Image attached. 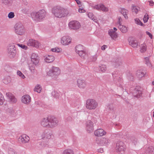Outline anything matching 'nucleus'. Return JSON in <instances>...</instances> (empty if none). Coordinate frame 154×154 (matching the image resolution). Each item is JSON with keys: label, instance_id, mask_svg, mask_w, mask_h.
Masks as SVG:
<instances>
[{"label": "nucleus", "instance_id": "obj_5", "mask_svg": "<svg viewBox=\"0 0 154 154\" xmlns=\"http://www.w3.org/2000/svg\"><path fill=\"white\" fill-rule=\"evenodd\" d=\"M85 106L86 108L89 110H93L96 109L98 106V103L96 100L90 99L86 101Z\"/></svg>", "mask_w": 154, "mask_h": 154}, {"label": "nucleus", "instance_id": "obj_29", "mask_svg": "<svg viewBox=\"0 0 154 154\" xmlns=\"http://www.w3.org/2000/svg\"><path fill=\"white\" fill-rule=\"evenodd\" d=\"M85 47L81 45H78L75 47V51L77 53L85 50Z\"/></svg>", "mask_w": 154, "mask_h": 154}, {"label": "nucleus", "instance_id": "obj_21", "mask_svg": "<svg viewBox=\"0 0 154 154\" xmlns=\"http://www.w3.org/2000/svg\"><path fill=\"white\" fill-rule=\"evenodd\" d=\"M106 133L104 130L99 128L96 130L94 132V135L97 137H102L105 135Z\"/></svg>", "mask_w": 154, "mask_h": 154}, {"label": "nucleus", "instance_id": "obj_48", "mask_svg": "<svg viewBox=\"0 0 154 154\" xmlns=\"http://www.w3.org/2000/svg\"><path fill=\"white\" fill-rule=\"evenodd\" d=\"M51 51L53 52L59 53L62 51V50L61 48L57 47L55 48L51 49Z\"/></svg>", "mask_w": 154, "mask_h": 154}, {"label": "nucleus", "instance_id": "obj_42", "mask_svg": "<svg viewBox=\"0 0 154 154\" xmlns=\"http://www.w3.org/2000/svg\"><path fill=\"white\" fill-rule=\"evenodd\" d=\"M17 74L21 79H23L26 78L25 76L20 70L17 71Z\"/></svg>", "mask_w": 154, "mask_h": 154}, {"label": "nucleus", "instance_id": "obj_56", "mask_svg": "<svg viewBox=\"0 0 154 154\" xmlns=\"http://www.w3.org/2000/svg\"><path fill=\"white\" fill-rule=\"evenodd\" d=\"M107 45H103L101 47V49L102 50H105L106 48H107Z\"/></svg>", "mask_w": 154, "mask_h": 154}, {"label": "nucleus", "instance_id": "obj_47", "mask_svg": "<svg viewBox=\"0 0 154 154\" xmlns=\"http://www.w3.org/2000/svg\"><path fill=\"white\" fill-rule=\"evenodd\" d=\"M134 21L135 23L138 25L141 26H143L144 25L140 19L138 18H135L134 19Z\"/></svg>", "mask_w": 154, "mask_h": 154}, {"label": "nucleus", "instance_id": "obj_14", "mask_svg": "<svg viewBox=\"0 0 154 154\" xmlns=\"http://www.w3.org/2000/svg\"><path fill=\"white\" fill-rule=\"evenodd\" d=\"M77 85L79 88L84 89L86 87L87 83L85 79L79 78L77 79Z\"/></svg>", "mask_w": 154, "mask_h": 154}, {"label": "nucleus", "instance_id": "obj_26", "mask_svg": "<svg viewBox=\"0 0 154 154\" xmlns=\"http://www.w3.org/2000/svg\"><path fill=\"white\" fill-rule=\"evenodd\" d=\"M44 60L45 62L51 63L54 60L55 57L52 55H46L44 57Z\"/></svg>", "mask_w": 154, "mask_h": 154}, {"label": "nucleus", "instance_id": "obj_13", "mask_svg": "<svg viewBox=\"0 0 154 154\" xmlns=\"http://www.w3.org/2000/svg\"><path fill=\"white\" fill-rule=\"evenodd\" d=\"M29 7L28 1L25 0L23 1L22 7L21 10V12L23 14H26L29 13Z\"/></svg>", "mask_w": 154, "mask_h": 154}, {"label": "nucleus", "instance_id": "obj_57", "mask_svg": "<svg viewBox=\"0 0 154 154\" xmlns=\"http://www.w3.org/2000/svg\"><path fill=\"white\" fill-rule=\"evenodd\" d=\"M149 5L150 6H152L154 5V2L150 0L149 1Z\"/></svg>", "mask_w": 154, "mask_h": 154}, {"label": "nucleus", "instance_id": "obj_54", "mask_svg": "<svg viewBox=\"0 0 154 154\" xmlns=\"http://www.w3.org/2000/svg\"><path fill=\"white\" fill-rule=\"evenodd\" d=\"M79 12L80 13H84L85 12V11L82 8H79Z\"/></svg>", "mask_w": 154, "mask_h": 154}, {"label": "nucleus", "instance_id": "obj_22", "mask_svg": "<svg viewBox=\"0 0 154 154\" xmlns=\"http://www.w3.org/2000/svg\"><path fill=\"white\" fill-rule=\"evenodd\" d=\"M119 11L125 19H128V15L129 14V11L128 10L125 8H121L119 9Z\"/></svg>", "mask_w": 154, "mask_h": 154}, {"label": "nucleus", "instance_id": "obj_17", "mask_svg": "<svg viewBox=\"0 0 154 154\" xmlns=\"http://www.w3.org/2000/svg\"><path fill=\"white\" fill-rule=\"evenodd\" d=\"M22 103L25 104H29L31 101V97L28 94H25L22 96L21 98Z\"/></svg>", "mask_w": 154, "mask_h": 154}, {"label": "nucleus", "instance_id": "obj_28", "mask_svg": "<svg viewBox=\"0 0 154 154\" xmlns=\"http://www.w3.org/2000/svg\"><path fill=\"white\" fill-rule=\"evenodd\" d=\"M1 1L2 4L10 7L12 5L14 0H1Z\"/></svg>", "mask_w": 154, "mask_h": 154}, {"label": "nucleus", "instance_id": "obj_33", "mask_svg": "<svg viewBox=\"0 0 154 154\" xmlns=\"http://www.w3.org/2000/svg\"><path fill=\"white\" fill-rule=\"evenodd\" d=\"M147 46L145 44L143 43L140 46V51L143 53L145 52L146 50Z\"/></svg>", "mask_w": 154, "mask_h": 154}, {"label": "nucleus", "instance_id": "obj_10", "mask_svg": "<svg viewBox=\"0 0 154 154\" xmlns=\"http://www.w3.org/2000/svg\"><path fill=\"white\" fill-rule=\"evenodd\" d=\"M68 26L70 29L74 30L79 29L81 26L80 23L79 21L75 20L70 22Z\"/></svg>", "mask_w": 154, "mask_h": 154}, {"label": "nucleus", "instance_id": "obj_8", "mask_svg": "<svg viewBox=\"0 0 154 154\" xmlns=\"http://www.w3.org/2000/svg\"><path fill=\"white\" fill-rule=\"evenodd\" d=\"M117 29L116 27H114L113 29H109L108 31V34L113 40H119L118 35L116 32Z\"/></svg>", "mask_w": 154, "mask_h": 154}, {"label": "nucleus", "instance_id": "obj_44", "mask_svg": "<svg viewBox=\"0 0 154 154\" xmlns=\"http://www.w3.org/2000/svg\"><path fill=\"white\" fill-rule=\"evenodd\" d=\"M100 11L103 12H107L109 11L108 8L106 7L102 3Z\"/></svg>", "mask_w": 154, "mask_h": 154}, {"label": "nucleus", "instance_id": "obj_6", "mask_svg": "<svg viewBox=\"0 0 154 154\" xmlns=\"http://www.w3.org/2000/svg\"><path fill=\"white\" fill-rule=\"evenodd\" d=\"M115 149L116 151L119 154H125L126 150V146L122 141H118Z\"/></svg>", "mask_w": 154, "mask_h": 154}, {"label": "nucleus", "instance_id": "obj_53", "mask_svg": "<svg viewBox=\"0 0 154 154\" xmlns=\"http://www.w3.org/2000/svg\"><path fill=\"white\" fill-rule=\"evenodd\" d=\"M149 149L150 150L149 151L150 154H154V147H151Z\"/></svg>", "mask_w": 154, "mask_h": 154}, {"label": "nucleus", "instance_id": "obj_41", "mask_svg": "<svg viewBox=\"0 0 154 154\" xmlns=\"http://www.w3.org/2000/svg\"><path fill=\"white\" fill-rule=\"evenodd\" d=\"M81 57L85 58H86V55L85 53V50H83L82 51L79 52L77 53Z\"/></svg>", "mask_w": 154, "mask_h": 154}, {"label": "nucleus", "instance_id": "obj_55", "mask_svg": "<svg viewBox=\"0 0 154 154\" xmlns=\"http://www.w3.org/2000/svg\"><path fill=\"white\" fill-rule=\"evenodd\" d=\"M146 34L148 35H149V37L151 39H152V34L150 33L149 32H148V31H146Z\"/></svg>", "mask_w": 154, "mask_h": 154}, {"label": "nucleus", "instance_id": "obj_37", "mask_svg": "<svg viewBox=\"0 0 154 154\" xmlns=\"http://www.w3.org/2000/svg\"><path fill=\"white\" fill-rule=\"evenodd\" d=\"M102 3H99L97 4L93 5L91 6L94 9L97 10L98 11H100L101 8V6Z\"/></svg>", "mask_w": 154, "mask_h": 154}, {"label": "nucleus", "instance_id": "obj_24", "mask_svg": "<svg viewBox=\"0 0 154 154\" xmlns=\"http://www.w3.org/2000/svg\"><path fill=\"white\" fill-rule=\"evenodd\" d=\"M146 75V73L144 72V70L142 69L138 70L136 72V76L139 79H141L142 78L144 77Z\"/></svg>", "mask_w": 154, "mask_h": 154}, {"label": "nucleus", "instance_id": "obj_62", "mask_svg": "<svg viewBox=\"0 0 154 154\" xmlns=\"http://www.w3.org/2000/svg\"><path fill=\"white\" fill-rule=\"evenodd\" d=\"M153 116L154 118V111L153 112Z\"/></svg>", "mask_w": 154, "mask_h": 154}, {"label": "nucleus", "instance_id": "obj_12", "mask_svg": "<svg viewBox=\"0 0 154 154\" xmlns=\"http://www.w3.org/2000/svg\"><path fill=\"white\" fill-rule=\"evenodd\" d=\"M97 143L100 146H106L110 143V140L107 138L102 137L96 141Z\"/></svg>", "mask_w": 154, "mask_h": 154}, {"label": "nucleus", "instance_id": "obj_59", "mask_svg": "<svg viewBox=\"0 0 154 154\" xmlns=\"http://www.w3.org/2000/svg\"><path fill=\"white\" fill-rule=\"evenodd\" d=\"M97 151L98 152L102 153L103 152V150L102 148H100L97 149Z\"/></svg>", "mask_w": 154, "mask_h": 154}, {"label": "nucleus", "instance_id": "obj_50", "mask_svg": "<svg viewBox=\"0 0 154 154\" xmlns=\"http://www.w3.org/2000/svg\"><path fill=\"white\" fill-rule=\"evenodd\" d=\"M149 16L148 14H146L144 16V17L143 18V20L144 23H146L148 21V20L149 19Z\"/></svg>", "mask_w": 154, "mask_h": 154}, {"label": "nucleus", "instance_id": "obj_51", "mask_svg": "<svg viewBox=\"0 0 154 154\" xmlns=\"http://www.w3.org/2000/svg\"><path fill=\"white\" fill-rule=\"evenodd\" d=\"M14 14L13 12H10L8 15V17L10 19L14 17Z\"/></svg>", "mask_w": 154, "mask_h": 154}, {"label": "nucleus", "instance_id": "obj_4", "mask_svg": "<svg viewBox=\"0 0 154 154\" xmlns=\"http://www.w3.org/2000/svg\"><path fill=\"white\" fill-rule=\"evenodd\" d=\"M61 70L57 67L53 66L47 72V75L52 77L54 79H56L58 76L60 74Z\"/></svg>", "mask_w": 154, "mask_h": 154}, {"label": "nucleus", "instance_id": "obj_25", "mask_svg": "<svg viewBox=\"0 0 154 154\" xmlns=\"http://www.w3.org/2000/svg\"><path fill=\"white\" fill-rule=\"evenodd\" d=\"M118 24L119 28L122 33H126L128 32V27L125 25H122L120 21L118 22Z\"/></svg>", "mask_w": 154, "mask_h": 154}, {"label": "nucleus", "instance_id": "obj_2", "mask_svg": "<svg viewBox=\"0 0 154 154\" xmlns=\"http://www.w3.org/2000/svg\"><path fill=\"white\" fill-rule=\"evenodd\" d=\"M52 13L55 17L58 18L67 16L68 14L67 10L59 7L54 8L52 10Z\"/></svg>", "mask_w": 154, "mask_h": 154}, {"label": "nucleus", "instance_id": "obj_27", "mask_svg": "<svg viewBox=\"0 0 154 154\" xmlns=\"http://www.w3.org/2000/svg\"><path fill=\"white\" fill-rule=\"evenodd\" d=\"M52 134L50 131L47 132H43L41 134L42 138H46L48 139H49L51 137Z\"/></svg>", "mask_w": 154, "mask_h": 154}, {"label": "nucleus", "instance_id": "obj_34", "mask_svg": "<svg viewBox=\"0 0 154 154\" xmlns=\"http://www.w3.org/2000/svg\"><path fill=\"white\" fill-rule=\"evenodd\" d=\"M133 94L134 97L138 98L141 95L142 92L141 91L136 90L134 91Z\"/></svg>", "mask_w": 154, "mask_h": 154}, {"label": "nucleus", "instance_id": "obj_9", "mask_svg": "<svg viewBox=\"0 0 154 154\" xmlns=\"http://www.w3.org/2000/svg\"><path fill=\"white\" fill-rule=\"evenodd\" d=\"M27 45L28 46L34 47L36 48H39L41 45L40 43L38 41L32 39L28 41Z\"/></svg>", "mask_w": 154, "mask_h": 154}, {"label": "nucleus", "instance_id": "obj_35", "mask_svg": "<svg viewBox=\"0 0 154 154\" xmlns=\"http://www.w3.org/2000/svg\"><path fill=\"white\" fill-rule=\"evenodd\" d=\"M144 62L147 65V66L149 67H151L152 66V64L151 63L150 61L149 60V57H146L144 59Z\"/></svg>", "mask_w": 154, "mask_h": 154}, {"label": "nucleus", "instance_id": "obj_45", "mask_svg": "<svg viewBox=\"0 0 154 154\" xmlns=\"http://www.w3.org/2000/svg\"><path fill=\"white\" fill-rule=\"evenodd\" d=\"M100 11L103 12H107L109 11L108 8L106 7L102 3Z\"/></svg>", "mask_w": 154, "mask_h": 154}, {"label": "nucleus", "instance_id": "obj_52", "mask_svg": "<svg viewBox=\"0 0 154 154\" xmlns=\"http://www.w3.org/2000/svg\"><path fill=\"white\" fill-rule=\"evenodd\" d=\"M17 45L24 49L26 50L27 49V46L23 44H17Z\"/></svg>", "mask_w": 154, "mask_h": 154}, {"label": "nucleus", "instance_id": "obj_61", "mask_svg": "<svg viewBox=\"0 0 154 154\" xmlns=\"http://www.w3.org/2000/svg\"><path fill=\"white\" fill-rule=\"evenodd\" d=\"M152 85L154 86V81H153L152 82Z\"/></svg>", "mask_w": 154, "mask_h": 154}, {"label": "nucleus", "instance_id": "obj_60", "mask_svg": "<svg viewBox=\"0 0 154 154\" xmlns=\"http://www.w3.org/2000/svg\"><path fill=\"white\" fill-rule=\"evenodd\" d=\"M75 1H76L77 3L78 4V5H80L81 4V2H80V1H79V0H75Z\"/></svg>", "mask_w": 154, "mask_h": 154}, {"label": "nucleus", "instance_id": "obj_36", "mask_svg": "<svg viewBox=\"0 0 154 154\" xmlns=\"http://www.w3.org/2000/svg\"><path fill=\"white\" fill-rule=\"evenodd\" d=\"M131 9L133 12H134L136 14H137L140 10V8L139 7L136 6L135 5H132L131 6Z\"/></svg>", "mask_w": 154, "mask_h": 154}, {"label": "nucleus", "instance_id": "obj_40", "mask_svg": "<svg viewBox=\"0 0 154 154\" xmlns=\"http://www.w3.org/2000/svg\"><path fill=\"white\" fill-rule=\"evenodd\" d=\"M3 82L6 84H8L10 83L11 81V79L9 76L5 77L3 79Z\"/></svg>", "mask_w": 154, "mask_h": 154}, {"label": "nucleus", "instance_id": "obj_16", "mask_svg": "<svg viewBox=\"0 0 154 154\" xmlns=\"http://www.w3.org/2000/svg\"><path fill=\"white\" fill-rule=\"evenodd\" d=\"M85 128L89 133L93 132L94 130V124L91 120L87 121L85 123Z\"/></svg>", "mask_w": 154, "mask_h": 154}, {"label": "nucleus", "instance_id": "obj_23", "mask_svg": "<svg viewBox=\"0 0 154 154\" xmlns=\"http://www.w3.org/2000/svg\"><path fill=\"white\" fill-rule=\"evenodd\" d=\"M129 44L133 48H136L138 45V42L134 38L130 37L128 39Z\"/></svg>", "mask_w": 154, "mask_h": 154}, {"label": "nucleus", "instance_id": "obj_3", "mask_svg": "<svg viewBox=\"0 0 154 154\" xmlns=\"http://www.w3.org/2000/svg\"><path fill=\"white\" fill-rule=\"evenodd\" d=\"M46 12L43 10H40L38 12H33L31 14V17L34 21L38 23L42 21L45 17Z\"/></svg>", "mask_w": 154, "mask_h": 154}, {"label": "nucleus", "instance_id": "obj_19", "mask_svg": "<svg viewBox=\"0 0 154 154\" xmlns=\"http://www.w3.org/2000/svg\"><path fill=\"white\" fill-rule=\"evenodd\" d=\"M29 140V137L26 134H23L20 136L18 138V140L23 143L28 142Z\"/></svg>", "mask_w": 154, "mask_h": 154}, {"label": "nucleus", "instance_id": "obj_58", "mask_svg": "<svg viewBox=\"0 0 154 154\" xmlns=\"http://www.w3.org/2000/svg\"><path fill=\"white\" fill-rule=\"evenodd\" d=\"M97 58V55H94L93 57L92 60L93 61H95Z\"/></svg>", "mask_w": 154, "mask_h": 154}, {"label": "nucleus", "instance_id": "obj_7", "mask_svg": "<svg viewBox=\"0 0 154 154\" xmlns=\"http://www.w3.org/2000/svg\"><path fill=\"white\" fill-rule=\"evenodd\" d=\"M14 29L15 32L17 35H22L25 33L24 27L21 23H17L14 26Z\"/></svg>", "mask_w": 154, "mask_h": 154}, {"label": "nucleus", "instance_id": "obj_30", "mask_svg": "<svg viewBox=\"0 0 154 154\" xmlns=\"http://www.w3.org/2000/svg\"><path fill=\"white\" fill-rule=\"evenodd\" d=\"M51 95L55 98H58L60 95V92L58 90L53 91L51 92Z\"/></svg>", "mask_w": 154, "mask_h": 154}, {"label": "nucleus", "instance_id": "obj_20", "mask_svg": "<svg viewBox=\"0 0 154 154\" xmlns=\"http://www.w3.org/2000/svg\"><path fill=\"white\" fill-rule=\"evenodd\" d=\"M6 96L9 101L11 103H14L16 102L17 99L15 96L11 93H6Z\"/></svg>", "mask_w": 154, "mask_h": 154}, {"label": "nucleus", "instance_id": "obj_46", "mask_svg": "<svg viewBox=\"0 0 154 154\" xmlns=\"http://www.w3.org/2000/svg\"><path fill=\"white\" fill-rule=\"evenodd\" d=\"M5 101L4 96L0 92V106L2 105Z\"/></svg>", "mask_w": 154, "mask_h": 154}, {"label": "nucleus", "instance_id": "obj_11", "mask_svg": "<svg viewBox=\"0 0 154 154\" xmlns=\"http://www.w3.org/2000/svg\"><path fill=\"white\" fill-rule=\"evenodd\" d=\"M15 47L13 44H10L8 46L7 52L8 55L11 58L14 57L15 55L16 51Z\"/></svg>", "mask_w": 154, "mask_h": 154}, {"label": "nucleus", "instance_id": "obj_39", "mask_svg": "<svg viewBox=\"0 0 154 154\" xmlns=\"http://www.w3.org/2000/svg\"><path fill=\"white\" fill-rule=\"evenodd\" d=\"M42 90V88L39 85H37L34 88V91L38 93H40Z\"/></svg>", "mask_w": 154, "mask_h": 154}, {"label": "nucleus", "instance_id": "obj_38", "mask_svg": "<svg viewBox=\"0 0 154 154\" xmlns=\"http://www.w3.org/2000/svg\"><path fill=\"white\" fill-rule=\"evenodd\" d=\"M62 154H74V152L72 149H66L63 151Z\"/></svg>", "mask_w": 154, "mask_h": 154}, {"label": "nucleus", "instance_id": "obj_32", "mask_svg": "<svg viewBox=\"0 0 154 154\" xmlns=\"http://www.w3.org/2000/svg\"><path fill=\"white\" fill-rule=\"evenodd\" d=\"M88 17L96 23H98V20L97 18L95 16H94L93 13H89L88 14Z\"/></svg>", "mask_w": 154, "mask_h": 154}, {"label": "nucleus", "instance_id": "obj_43", "mask_svg": "<svg viewBox=\"0 0 154 154\" xmlns=\"http://www.w3.org/2000/svg\"><path fill=\"white\" fill-rule=\"evenodd\" d=\"M29 68L32 74L35 73L36 72V69L34 65H29Z\"/></svg>", "mask_w": 154, "mask_h": 154}, {"label": "nucleus", "instance_id": "obj_15", "mask_svg": "<svg viewBox=\"0 0 154 154\" xmlns=\"http://www.w3.org/2000/svg\"><path fill=\"white\" fill-rule=\"evenodd\" d=\"M71 42V38L68 36H64L61 38L60 43L63 45H68Z\"/></svg>", "mask_w": 154, "mask_h": 154}, {"label": "nucleus", "instance_id": "obj_31", "mask_svg": "<svg viewBox=\"0 0 154 154\" xmlns=\"http://www.w3.org/2000/svg\"><path fill=\"white\" fill-rule=\"evenodd\" d=\"M99 70L102 72H105L107 70V67L105 64H100L99 66Z\"/></svg>", "mask_w": 154, "mask_h": 154}, {"label": "nucleus", "instance_id": "obj_1", "mask_svg": "<svg viewBox=\"0 0 154 154\" xmlns=\"http://www.w3.org/2000/svg\"><path fill=\"white\" fill-rule=\"evenodd\" d=\"M58 123L57 119L53 117L43 118L40 121L41 125L47 128H53L57 125Z\"/></svg>", "mask_w": 154, "mask_h": 154}, {"label": "nucleus", "instance_id": "obj_18", "mask_svg": "<svg viewBox=\"0 0 154 154\" xmlns=\"http://www.w3.org/2000/svg\"><path fill=\"white\" fill-rule=\"evenodd\" d=\"M31 61L33 65H36L39 62V58L36 54L32 53L31 56Z\"/></svg>", "mask_w": 154, "mask_h": 154}, {"label": "nucleus", "instance_id": "obj_49", "mask_svg": "<svg viewBox=\"0 0 154 154\" xmlns=\"http://www.w3.org/2000/svg\"><path fill=\"white\" fill-rule=\"evenodd\" d=\"M8 153L9 154H16V153L15 150L12 148H9L8 150Z\"/></svg>", "mask_w": 154, "mask_h": 154}, {"label": "nucleus", "instance_id": "obj_63", "mask_svg": "<svg viewBox=\"0 0 154 154\" xmlns=\"http://www.w3.org/2000/svg\"><path fill=\"white\" fill-rule=\"evenodd\" d=\"M131 0H128V1H131Z\"/></svg>", "mask_w": 154, "mask_h": 154}]
</instances>
